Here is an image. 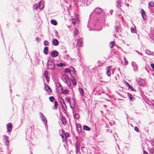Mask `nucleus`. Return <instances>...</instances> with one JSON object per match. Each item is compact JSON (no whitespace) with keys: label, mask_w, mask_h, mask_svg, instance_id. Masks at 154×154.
<instances>
[{"label":"nucleus","mask_w":154,"mask_h":154,"mask_svg":"<svg viewBox=\"0 0 154 154\" xmlns=\"http://www.w3.org/2000/svg\"><path fill=\"white\" fill-rule=\"evenodd\" d=\"M128 96H129V98L131 100H132V99L133 98H134L133 96L131 95V94H129L128 95Z\"/></svg>","instance_id":"obj_36"},{"label":"nucleus","mask_w":154,"mask_h":154,"mask_svg":"<svg viewBox=\"0 0 154 154\" xmlns=\"http://www.w3.org/2000/svg\"><path fill=\"white\" fill-rule=\"evenodd\" d=\"M57 66L62 67L63 66H65L66 64L64 63H60L59 64H57Z\"/></svg>","instance_id":"obj_25"},{"label":"nucleus","mask_w":154,"mask_h":154,"mask_svg":"<svg viewBox=\"0 0 154 154\" xmlns=\"http://www.w3.org/2000/svg\"><path fill=\"white\" fill-rule=\"evenodd\" d=\"M149 5L151 7H153L154 6V2H151L149 3Z\"/></svg>","instance_id":"obj_35"},{"label":"nucleus","mask_w":154,"mask_h":154,"mask_svg":"<svg viewBox=\"0 0 154 154\" xmlns=\"http://www.w3.org/2000/svg\"><path fill=\"white\" fill-rule=\"evenodd\" d=\"M62 134L61 136L63 141L66 142L67 141L66 138L69 136V134L68 133H65L64 131L62 130Z\"/></svg>","instance_id":"obj_1"},{"label":"nucleus","mask_w":154,"mask_h":154,"mask_svg":"<svg viewBox=\"0 0 154 154\" xmlns=\"http://www.w3.org/2000/svg\"><path fill=\"white\" fill-rule=\"evenodd\" d=\"M51 23L54 25H56L57 24V22L56 20H54V19H52L51 20Z\"/></svg>","instance_id":"obj_17"},{"label":"nucleus","mask_w":154,"mask_h":154,"mask_svg":"<svg viewBox=\"0 0 154 154\" xmlns=\"http://www.w3.org/2000/svg\"><path fill=\"white\" fill-rule=\"evenodd\" d=\"M48 72L47 71H45L44 72V76L45 77H48Z\"/></svg>","instance_id":"obj_29"},{"label":"nucleus","mask_w":154,"mask_h":154,"mask_svg":"<svg viewBox=\"0 0 154 154\" xmlns=\"http://www.w3.org/2000/svg\"><path fill=\"white\" fill-rule=\"evenodd\" d=\"M38 38H36L37 40H38Z\"/></svg>","instance_id":"obj_52"},{"label":"nucleus","mask_w":154,"mask_h":154,"mask_svg":"<svg viewBox=\"0 0 154 154\" xmlns=\"http://www.w3.org/2000/svg\"><path fill=\"white\" fill-rule=\"evenodd\" d=\"M72 69H73V71L75 70V69H74V68L73 67H72Z\"/></svg>","instance_id":"obj_49"},{"label":"nucleus","mask_w":154,"mask_h":154,"mask_svg":"<svg viewBox=\"0 0 154 154\" xmlns=\"http://www.w3.org/2000/svg\"><path fill=\"white\" fill-rule=\"evenodd\" d=\"M132 65L133 66L134 70L135 71H137L138 69V66L137 65L134 63H132Z\"/></svg>","instance_id":"obj_15"},{"label":"nucleus","mask_w":154,"mask_h":154,"mask_svg":"<svg viewBox=\"0 0 154 154\" xmlns=\"http://www.w3.org/2000/svg\"><path fill=\"white\" fill-rule=\"evenodd\" d=\"M143 154H148V153L147 152H146V151H143Z\"/></svg>","instance_id":"obj_46"},{"label":"nucleus","mask_w":154,"mask_h":154,"mask_svg":"<svg viewBox=\"0 0 154 154\" xmlns=\"http://www.w3.org/2000/svg\"><path fill=\"white\" fill-rule=\"evenodd\" d=\"M146 53L149 55H152V52H151L149 51L148 50H146Z\"/></svg>","instance_id":"obj_27"},{"label":"nucleus","mask_w":154,"mask_h":154,"mask_svg":"<svg viewBox=\"0 0 154 154\" xmlns=\"http://www.w3.org/2000/svg\"><path fill=\"white\" fill-rule=\"evenodd\" d=\"M58 105V104L57 103V102L56 101H55L54 105V107L56 109H57Z\"/></svg>","instance_id":"obj_33"},{"label":"nucleus","mask_w":154,"mask_h":154,"mask_svg":"<svg viewBox=\"0 0 154 154\" xmlns=\"http://www.w3.org/2000/svg\"><path fill=\"white\" fill-rule=\"evenodd\" d=\"M61 119L63 125H65L66 124V120L64 117L62 116L61 117Z\"/></svg>","instance_id":"obj_16"},{"label":"nucleus","mask_w":154,"mask_h":154,"mask_svg":"<svg viewBox=\"0 0 154 154\" xmlns=\"http://www.w3.org/2000/svg\"><path fill=\"white\" fill-rule=\"evenodd\" d=\"M79 91L80 94L82 96H84V93L83 90L82 88H79Z\"/></svg>","instance_id":"obj_18"},{"label":"nucleus","mask_w":154,"mask_h":154,"mask_svg":"<svg viewBox=\"0 0 154 154\" xmlns=\"http://www.w3.org/2000/svg\"><path fill=\"white\" fill-rule=\"evenodd\" d=\"M152 105L153 106H154V100L153 101V103H152Z\"/></svg>","instance_id":"obj_48"},{"label":"nucleus","mask_w":154,"mask_h":154,"mask_svg":"<svg viewBox=\"0 0 154 154\" xmlns=\"http://www.w3.org/2000/svg\"><path fill=\"white\" fill-rule=\"evenodd\" d=\"M49 99L50 100L51 102H54L55 100L53 96H51L49 97Z\"/></svg>","instance_id":"obj_28"},{"label":"nucleus","mask_w":154,"mask_h":154,"mask_svg":"<svg viewBox=\"0 0 154 154\" xmlns=\"http://www.w3.org/2000/svg\"><path fill=\"white\" fill-rule=\"evenodd\" d=\"M60 88L61 91H59V93L60 94H62V93H63L64 94H68L69 92V91L67 89H65L64 91H63V88L61 87H60Z\"/></svg>","instance_id":"obj_6"},{"label":"nucleus","mask_w":154,"mask_h":154,"mask_svg":"<svg viewBox=\"0 0 154 154\" xmlns=\"http://www.w3.org/2000/svg\"><path fill=\"white\" fill-rule=\"evenodd\" d=\"M68 103L71 106V103H70L69 100H68Z\"/></svg>","instance_id":"obj_45"},{"label":"nucleus","mask_w":154,"mask_h":154,"mask_svg":"<svg viewBox=\"0 0 154 154\" xmlns=\"http://www.w3.org/2000/svg\"><path fill=\"white\" fill-rule=\"evenodd\" d=\"M131 31L132 33H136V30L135 28H131Z\"/></svg>","instance_id":"obj_30"},{"label":"nucleus","mask_w":154,"mask_h":154,"mask_svg":"<svg viewBox=\"0 0 154 154\" xmlns=\"http://www.w3.org/2000/svg\"><path fill=\"white\" fill-rule=\"evenodd\" d=\"M38 38H36L37 40H38Z\"/></svg>","instance_id":"obj_51"},{"label":"nucleus","mask_w":154,"mask_h":154,"mask_svg":"<svg viewBox=\"0 0 154 154\" xmlns=\"http://www.w3.org/2000/svg\"><path fill=\"white\" fill-rule=\"evenodd\" d=\"M124 60L125 62V65H127L128 64V62L125 58H124Z\"/></svg>","instance_id":"obj_32"},{"label":"nucleus","mask_w":154,"mask_h":154,"mask_svg":"<svg viewBox=\"0 0 154 154\" xmlns=\"http://www.w3.org/2000/svg\"><path fill=\"white\" fill-rule=\"evenodd\" d=\"M75 117L77 119H78L79 117V115L78 114H75Z\"/></svg>","instance_id":"obj_37"},{"label":"nucleus","mask_w":154,"mask_h":154,"mask_svg":"<svg viewBox=\"0 0 154 154\" xmlns=\"http://www.w3.org/2000/svg\"><path fill=\"white\" fill-rule=\"evenodd\" d=\"M151 67L152 68L153 70L154 71V64L152 63L151 64Z\"/></svg>","instance_id":"obj_40"},{"label":"nucleus","mask_w":154,"mask_h":154,"mask_svg":"<svg viewBox=\"0 0 154 154\" xmlns=\"http://www.w3.org/2000/svg\"><path fill=\"white\" fill-rule=\"evenodd\" d=\"M60 102L61 103V105L64 108V106L66 108V106L65 101L61 97L60 98Z\"/></svg>","instance_id":"obj_7"},{"label":"nucleus","mask_w":154,"mask_h":154,"mask_svg":"<svg viewBox=\"0 0 154 154\" xmlns=\"http://www.w3.org/2000/svg\"><path fill=\"white\" fill-rule=\"evenodd\" d=\"M152 145L153 146H154V141L152 142Z\"/></svg>","instance_id":"obj_47"},{"label":"nucleus","mask_w":154,"mask_h":154,"mask_svg":"<svg viewBox=\"0 0 154 154\" xmlns=\"http://www.w3.org/2000/svg\"><path fill=\"white\" fill-rule=\"evenodd\" d=\"M84 129L86 131H89L90 130V128L86 125H84L83 127Z\"/></svg>","instance_id":"obj_22"},{"label":"nucleus","mask_w":154,"mask_h":154,"mask_svg":"<svg viewBox=\"0 0 154 154\" xmlns=\"http://www.w3.org/2000/svg\"><path fill=\"white\" fill-rule=\"evenodd\" d=\"M58 55V52L56 51H52L51 53V55L52 57H55L57 56Z\"/></svg>","instance_id":"obj_8"},{"label":"nucleus","mask_w":154,"mask_h":154,"mask_svg":"<svg viewBox=\"0 0 154 154\" xmlns=\"http://www.w3.org/2000/svg\"><path fill=\"white\" fill-rule=\"evenodd\" d=\"M44 44L45 46H47L48 45V42L47 41H45L44 42Z\"/></svg>","instance_id":"obj_34"},{"label":"nucleus","mask_w":154,"mask_h":154,"mask_svg":"<svg viewBox=\"0 0 154 154\" xmlns=\"http://www.w3.org/2000/svg\"><path fill=\"white\" fill-rule=\"evenodd\" d=\"M40 114H41L42 115V116H43V114L42 113H40Z\"/></svg>","instance_id":"obj_50"},{"label":"nucleus","mask_w":154,"mask_h":154,"mask_svg":"<svg viewBox=\"0 0 154 154\" xmlns=\"http://www.w3.org/2000/svg\"><path fill=\"white\" fill-rule=\"evenodd\" d=\"M4 141L6 145H8L9 143L8 140V137L6 136H4Z\"/></svg>","instance_id":"obj_10"},{"label":"nucleus","mask_w":154,"mask_h":154,"mask_svg":"<svg viewBox=\"0 0 154 154\" xmlns=\"http://www.w3.org/2000/svg\"><path fill=\"white\" fill-rule=\"evenodd\" d=\"M111 66H109L106 68V74L109 76H110L111 75Z\"/></svg>","instance_id":"obj_5"},{"label":"nucleus","mask_w":154,"mask_h":154,"mask_svg":"<svg viewBox=\"0 0 154 154\" xmlns=\"http://www.w3.org/2000/svg\"><path fill=\"white\" fill-rule=\"evenodd\" d=\"M38 7L40 9H43L44 7V5L43 3L41 2H40L38 5Z\"/></svg>","instance_id":"obj_19"},{"label":"nucleus","mask_w":154,"mask_h":154,"mask_svg":"<svg viewBox=\"0 0 154 154\" xmlns=\"http://www.w3.org/2000/svg\"><path fill=\"white\" fill-rule=\"evenodd\" d=\"M71 80L72 82V83L74 85H76V82L75 80V79L74 78H72L71 79Z\"/></svg>","instance_id":"obj_23"},{"label":"nucleus","mask_w":154,"mask_h":154,"mask_svg":"<svg viewBox=\"0 0 154 154\" xmlns=\"http://www.w3.org/2000/svg\"><path fill=\"white\" fill-rule=\"evenodd\" d=\"M48 68L50 70L53 69L54 68V64L51 61L48 62L47 64Z\"/></svg>","instance_id":"obj_2"},{"label":"nucleus","mask_w":154,"mask_h":154,"mask_svg":"<svg viewBox=\"0 0 154 154\" xmlns=\"http://www.w3.org/2000/svg\"><path fill=\"white\" fill-rule=\"evenodd\" d=\"M52 43L54 45L57 46L59 44V42L57 39H54L53 40Z\"/></svg>","instance_id":"obj_12"},{"label":"nucleus","mask_w":154,"mask_h":154,"mask_svg":"<svg viewBox=\"0 0 154 154\" xmlns=\"http://www.w3.org/2000/svg\"><path fill=\"white\" fill-rule=\"evenodd\" d=\"M63 81L69 86H70L71 84L70 81L69 77L66 75H64L63 76Z\"/></svg>","instance_id":"obj_3"},{"label":"nucleus","mask_w":154,"mask_h":154,"mask_svg":"<svg viewBox=\"0 0 154 154\" xmlns=\"http://www.w3.org/2000/svg\"><path fill=\"white\" fill-rule=\"evenodd\" d=\"M94 11L96 13L100 14L102 12V10L99 8H97L95 9Z\"/></svg>","instance_id":"obj_11"},{"label":"nucleus","mask_w":154,"mask_h":154,"mask_svg":"<svg viewBox=\"0 0 154 154\" xmlns=\"http://www.w3.org/2000/svg\"><path fill=\"white\" fill-rule=\"evenodd\" d=\"M114 43H115L114 41H112L110 43L109 45H110V47L111 48H112L113 47L114 45Z\"/></svg>","instance_id":"obj_26"},{"label":"nucleus","mask_w":154,"mask_h":154,"mask_svg":"<svg viewBox=\"0 0 154 154\" xmlns=\"http://www.w3.org/2000/svg\"><path fill=\"white\" fill-rule=\"evenodd\" d=\"M78 45L79 47L82 46V41L81 39L79 38L78 41Z\"/></svg>","instance_id":"obj_14"},{"label":"nucleus","mask_w":154,"mask_h":154,"mask_svg":"<svg viewBox=\"0 0 154 154\" xmlns=\"http://www.w3.org/2000/svg\"><path fill=\"white\" fill-rule=\"evenodd\" d=\"M45 78H46V80L47 82H49V81L50 79L48 77H45Z\"/></svg>","instance_id":"obj_43"},{"label":"nucleus","mask_w":154,"mask_h":154,"mask_svg":"<svg viewBox=\"0 0 154 154\" xmlns=\"http://www.w3.org/2000/svg\"><path fill=\"white\" fill-rule=\"evenodd\" d=\"M138 84L139 85H141L142 84V83L140 81L138 82Z\"/></svg>","instance_id":"obj_42"},{"label":"nucleus","mask_w":154,"mask_h":154,"mask_svg":"<svg viewBox=\"0 0 154 154\" xmlns=\"http://www.w3.org/2000/svg\"><path fill=\"white\" fill-rule=\"evenodd\" d=\"M65 71L66 72H69V70L68 69H65Z\"/></svg>","instance_id":"obj_44"},{"label":"nucleus","mask_w":154,"mask_h":154,"mask_svg":"<svg viewBox=\"0 0 154 154\" xmlns=\"http://www.w3.org/2000/svg\"><path fill=\"white\" fill-rule=\"evenodd\" d=\"M126 84L127 85L131 90L132 91H134V90L133 87L129 83H128V82H126Z\"/></svg>","instance_id":"obj_20"},{"label":"nucleus","mask_w":154,"mask_h":154,"mask_svg":"<svg viewBox=\"0 0 154 154\" xmlns=\"http://www.w3.org/2000/svg\"><path fill=\"white\" fill-rule=\"evenodd\" d=\"M78 33V30L76 28H75L74 30V34L75 35H77Z\"/></svg>","instance_id":"obj_21"},{"label":"nucleus","mask_w":154,"mask_h":154,"mask_svg":"<svg viewBox=\"0 0 154 154\" xmlns=\"http://www.w3.org/2000/svg\"><path fill=\"white\" fill-rule=\"evenodd\" d=\"M72 22L73 24H75V20L74 19H72Z\"/></svg>","instance_id":"obj_39"},{"label":"nucleus","mask_w":154,"mask_h":154,"mask_svg":"<svg viewBox=\"0 0 154 154\" xmlns=\"http://www.w3.org/2000/svg\"><path fill=\"white\" fill-rule=\"evenodd\" d=\"M76 130L78 133L81 132V125L79 123L76 126Z\"/></svg>","instance_id":"obj_4"},{"label":"nucleus","mask_w":154,"mask_h":154,"mask_svg":"<svg viewBox=\"0 0 154 154\" xmlns=\"http://www.w3.org/2000/svg\"><path fill=\"white\" fill-rule=\"evenodd\" d=\"M151 153L152 154H154V149H152L151 150Z\"/></svg>","instance_id":"obj_41"},{"label":"nucleus","mask_w":154,"mask_h":154,"mask_svg":"<svg viewBox=\"0 0 154 154\" xmlns=\"http://www.w3.org/2000/svg\"><path fill=\"white\" fill-rule=\"evenodd\" d=\"M7 127L8 131H11L12 128V125L11 123H9L7 125Z\"/></svg>","instance_id":"obj_9"},{"label":"nucleus","mask_w":154,"mask_h":154,"mask_svg":"<svg viewBox=\"0 0 154 154\" xmlns=\"http://www.w3.org/2000/svg\"><path fill=\"white\" fill-rule=\"evenodd\" d=\"M134 129L135 131H137V132H139V129L137 127H136V126L134 127Z\"/></svg>","instance_id":"obj_38"},{"label":"nucleus","mask_w":154,"mask_h":154,"mask_svg":"<svg viewBox=\"0 0 154 154\" xmlns=\"http://www.w3.org/2000/svg\"><path fill=\"white\" fill-rule=\"evenodd\" d=\"M141 14L143 17V14L145 15V13L143 9H141Z\"/></svg>","instance_id":"obj_31"},{"label":"nucleus","mask_w":154,"mask_h":154,"mask_svg":"<svg viewBox=\"0 0 154 154\" xmlns=\"http://www.w3.org/2000/svg\"><path fill=\"white\" fill-rule=\"evenodd\" d=\"M48 48L47 47H45L44 48V53L46 54H48Z\"/></svg>","instance_id":"obj_24"},{"label":"nucleus","mask_w":154,"mask_h":154,"mask_svg":"<svg viewBox=\"0 0 154 154\" xmlns=\"http://www.w3.org/2000/svg\"><path fill=\"white\" fill-rule=\"evenodd\" d=\"M45 90L48 92H51L52 91L50 87L47 85H45Z\"/></svg>","instance_id":"obj_13"}]
</instances>
